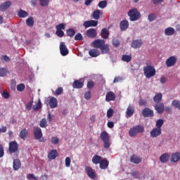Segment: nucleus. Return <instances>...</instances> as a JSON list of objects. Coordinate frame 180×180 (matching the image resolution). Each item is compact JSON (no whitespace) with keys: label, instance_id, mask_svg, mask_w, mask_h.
Listing matches in <instances>:
<instances>
[{"label":"nucleus","instance_id":"6e6552de","mask_svg":"<svg viewBox=\"0 0 180 180\" xmlns=\"http://www.w3.org/2000/svg\"><path fill=\"white\" fill-rule=\"evenodd\" d=\"M45 103L49 105L51 109H56L58 106V101L55 97H51L49 100H46Z\"/></svg>","mask_w":180,"mask_h":180},{"label":"nucleus","instance_id":"1a4fd4ad","mask_svg":"<svg viewBox=\"0 0 180 180\" xmlns=\"http://www.w3.org/2000/svg\"><path fill=\"white\" fill-rule=\"evenodd\" d=\"M178 61V59L175 56H170L169 57L165 62V64L167 67H174L176 64V62Z\"/></svg>","mask_w":180,"mask_h":180},{"label":"nucleus","instance_id":"f257e3e1","mask_svg":"<svg viewBox=\"0 0 180 180\" xmlns=\"http://www.w3.org/2000/svg\"><path fill=\"white\" fill-rule=\"evenodd\" d=\"M94 49H99L102 54H108L109 53V45L105 42L103 39H96L93 41Z\"/></svg>","mask_w":180,"mask_h":180},{"label":"nucleus","instance_id":"5fc2aeb1","mask_svg":"<svg viewBox=\"0 0 180 180\" xmlns=\"http://www.w3.org/2000/svg\"><path fill=\"white\" fill-rule=\"evenodd\" d=\"M63 87H58L53 93V95H61V94L63 92Z\"/></svg>","mask_w":180,"mask_h":180},{"label":"nucleus","instance_id":"39448f33","mask_svg":"<svg viewBox=\"0 0 180 180\" xmlns=\"http://www.w3.org/2000/svg\"><path fill=\"white\" fill-rule=\"evenodd\" d=\"M128 16H129L131 22H136V20H139L141 18V14H140L137 8H133L128 12Z\"/></svg>","mask_w":180,"mask_h":180},{"label":"nucleus","instance_id":"680f3d73","mask_svg":"<svg viewBox=\"0 0 180 180\" xmlns=\"http://www.w3.org/2000/svg\"><path fill=\"white\" fill-rule=\"evenodd\" d=\"M51 143L52 144H58L59 143V139L57 136H53L51 138Z\"/></svg>","mask_w":180,"mask_h":180},{"label":"nucleus","instance_id":"b1692460","mask_svg":"<svg viewBox=\"0 0 180 180\" xmlns=\"http://www.w3.org/2000/svg\"><path fill=\"white\" fill-rule=\"evenodd\" d=\"M22 167V163L19 159H15L13 162V168L14 171H18Z\"/></svg>","mask_w":180,"mask_h":180},{"label":"nucleus","instance_id":"9d476101","mask_svg":"<svg viewBox=\"0 0 180 180\" xmlns=\"http://www.w3.org/2000/svg\"><path fill=\"white\" fill-rule=\"evenodd\" d=\"M86 34L89 39H95L98 36V32L95 28H90L86 30Z\"/></svg>","mask_w":180,"mask_h":180},{"label":"nucleus","instance_id":"79ce46f5","mask_svg":"<svg viewBox=\"0 0 180 180\" xmlns=\"http://www.w3.org/2000/svg\"><path fill=\"white\" fill-rule=\"evenodd\" d=\"M39 109H41V101L40 100L38 101L37 103L33 105V110L37 111Z\"/></svg>","mask_w":180,"mask_h":180},{"label":"nucleus","instance_id":"4468645a","mask_svg":"<svg viewBox=\"0 0 180 180\" xmlns=\"http://www.w3.org/2000/svg\"><path fill=\"white\" fill-rule=\"evenodd\" d=\"M143 117H153L154 116V111L148 108H145L142 111Z\"/></svg>","mask_w":180,"mask_h":180},{"label":"nucleus","instance_id":"f3484780","mask_svg":"<svg viewBox=\"0 0 180 180\" xmlns=\"http://www.w3.org/2000/svg\"><path fill=\"white\" fill-rule=\"evenodd\" d=\"M155 109L159 115H162L165 110L164 103H160L155 104Z\"/></svg>","mask_w":180,"mask_h":180},{"label":"nucleus","instance_id":"6ab92c4d","mask_svg":"<svg viewBox=\"0 0 180 180\" xmlns=\"http://www.w3.org/2000/svg\"><path fill=\"white\" fill-rule=\"evenodd\" d=\"M116 100V94L113 93L112 91H109L106 94L105 96V101L106 102H110L112 101Z\"/></svg>","mask_w":180,"mask_h":180},{"label":"nucleus","instance_id":"69168bd1","mask_svg":"<svg viewBox=\"0 0 180 180\" xmlns=\"http://www.w3.org/2000/svg\"><path fill=\"white\" fill-rule=\"evenodd\" d=\"M139 106H144L145 105H147V101L140 99L139 101Z\"/></svg>","mask_w":180,"mask_h":180},{"label":"nucleus","instance_id":"4be33fe9","mask_svg":"<svg viewBox=\"0 0 180 180\" xmlns=\"http://www.w3.org/2000/svg\"><path fill=\"white\" fill-rule=\"evenodd\" d=\"M134 115V107H132L131 105L128 106L126 111V117H131Z\"/></svg>","mask_w":180,"mask_h":180},{"label":"nucleus","instance_id":"7ed1b4c3","mask_svg":"<svg viewBox=\"0 0 180 180\" xmlns=\"http://www.w3.org/2000/svg\"><path fill=\"white\" fill-rule=\"evenodd\" d=\"M144 132V127L141 124L136 125L129 129V136L130 137H135L137 134Z\"/></svg>","mask_w":180,"mask_h":180},{"label":"nucleus","instance_id":"c9c22d12","mask_svg":"<svg viewBox=\"0 0 180 180\" xmlns=\"http://www.w3.org/2000/svg\"><path fill=\"white\" fill-rule=\"evenodd\" d=\"M18 18H27V16H29V13L25 11L24 10L20 9L18 12Z\"/></svg>","mask_w":180,"mask_h":180},{"label":"nucleus","instance_id":"473e14b6","mask_svg":"<svg viewBox=\"0 0 180 180\" xmlns=\"http://www.w3.org/2000/svg\"><path fill=\"white\" fill-rule=\"evenodd\" d=\"M153 101L155 103H160V102L162 101V94L161 93L156 94L153 98Z\"/></svg>","mask_w":180,"mask_h":180},{"label":"nucleus","instance_id":"72a5a7b5","mask_svg":"<svg viewBox=\"0 0 180 180\" xmlns=\"http://www.w3.org/2000/svg\"><path fill=\"white\" fill-rule=\"evenodd\" d=\"M28 133L27 129H23L20 132V137L22 140H26L27 139Z\"/></svg>","mask_w":180,"mask_h":180},{"label":"nucleus","instance_id":"f8f14e48","mask_svg":"<svg viewBox=\"0 0 180 180\" xmlns=\"http://www.w3.org/2000/svg\"><path fill=\"white\" fill-rule=\"evenodd\" d=\"M60 53L61 54V56H68L69 51H68V49L67 48V46H65V44L64 42H61L60 44Z\"/></svg>","mask_w":180,"mask_h":180},{"label":"nucleus","instance_id":"a211bd4d","mask_svg":"<svg viewBox=\"0 0 180 180\" xmlns=\"http://www.w3.org/2000/svg\"><path fill=\"white\" fill-rule=\"evenodd\" d=\"M57 155H58V152H57L56 149H53L48 153V158L51 161V160H56Z\"/></svg>","mask_w":180,"mask_h":180},{"label":"nucleus","instance_id":"aec40b11","mask_svg":"<svg viewBox=\"0 0 180 180\" xmlns=\"http://www.w3.org/2000/svg\"><path fill=\"white\" fill-rule=\"evenodd\" d=\"M143 46V41L141 39H135L131 42L132 49H140Z\"/></svg>","mask_w":180,"mask_h":180},{"label":"nucleus","instance_id":"338daca9","mask_svg":"<svg viewBox=\"0 0 180 180\" xmlns=\"http://www.w3.org/2000/svg\"><path fill=\"white\" fill-rule=\"evenodd\" d=\"M27 179H37V178H36V176H34V174H29L27 176Z\"/></svg>","mask_w":180,"mask_h":180},{"label":"nucleus","instance_id":"a18cd8bd","mask_svg":"<svg viewBox=\"0 0 180 180\" xmlns=\"http://www.w3.org/2000/svg\"><path fill=\"white\" fill-rule=\"evenodd\" d=\"M112 46H114V47L117 48L119 47V46H120V41L117 39V38H114L112 40Z\"/></svg>","mask_w":180,"mask_h":180},{"label":"nucleus","instance_id":"2eb2a0df","mask_svg":"<svg viewBox=\"0 0 180 180\" xmlns=\"http://www.w3.org/2000/svg\"><path fill=\"white\" fill-rule=\"evenodd\" d=\"M11 6H12V2L11 1H6L0 5V11L1 12H5V11H8Z\"/></svg>","mask_w":180,"mask_h":180},{"label":"nucleus","instance_id":"13d9d810","mask_svg":"<svg viewBox=\"0 0 180 180\" xmlns=\"http://www.w3.org/2000/svg\"><path fill=\"white\" fill-rule=\"evenodd\" d=\"M65 167H69L71 165V158L70 157H67L65 160Z\"/></svg>","mask_w":180,"mask_h":180},{"label":"nucleus","instance_id":"8fccbe9b","mask_svg":"<svg viewBox=\"0 0 180 180\" xmlns=\"http://www.w3.org/2000/svg\"><path fill=\"white\" fill-rule=\"evenodd\" d=\"M92 98V95L91 94V91H87L84 93V98L86 99V101H89Z\"/></svg>","mask_w":180,"mask_h":180},{"label":"nucleus","instance_id":"0e129e2a","mask_svg":"<svg viewBox=\"0 0 180 180\" xmlns=\"http://www.w3.org/2000/svg\"><path fill=\"white\" fill-rule=\"evenodd\" d=\"M83 37H82V34H81V33H78L75 36V40H78V41H81L82 40Z\"/></svg>","mask_w":180,"mask_h":180},{"label":"nucleus","instance_id":"bf43d9fd","mask_svg":"<svg viewBox=\"0 0 180 180\" xmlns=\"http://www.w3.org/2000/svg\"><path fill=\"white\" fill-rule=\"evenodd\" d=\"M113 113H114L113 109L112 108L108 109L107 111V117L108 118L112 117V116H113Z\"/></svg>","mask_w":180,"mask_h":180},{"label":"nucleus","instance_id":"9b49d317","mask_svg":"<svg viewBox=\"0 0 180 180\" xmlns=\"http://www.w3.org/2000/svg\"><path fill=\"white\" fill-rule=\"evenodd\" d=\"M85 171L91 179H95L96 178V174H95V172H94V169L92 167L87 166L85 168Z\"/></svg>","mask_w":180,"mask_h":180},{"label":"nucleus","instance_id":"09e8293b","mask_svg":"<svg viewBox=\"0 0 180 180\" xmlns=\"http://www.w3.org/2000/svg\"><path fill=\"white\" fill-rule=\"evenodd\" d=\"M25 88H26L25 84H20L17 86V91H18V92H23V91H25Z\"/></svg>","mask_w":180,"mask_h":180},{"label":"nucleus","instance_id":"2f4dec72","mask_svg":"<svg viewBox=\"0 0 180 180\" xmlns=\"http://www.w3.org/2000/svg\"><path fill=\"white\" fill-rule=\"evenodd\" d=\"M89 54L90 57H98L101 53H99V50L93 49L89 51Z\"/></svg>","mask_w":180,"mask_h":180},{"label":"nucleus","instance_id":"e2e57ef3","mask_svg":"<svg viewBox=\"0 0 180 180\" xmlns=\"http://www.w3.org/2000/svg\"><path fill=\"white\" fill-rule=\"evenodd\" d=\"M5 155V151L4 150V146L2 144H0V158H2Z\"/></svg>","mask_w":180,"mask_h":180},{"label":"nucleus","instance_id":"bb28decb","mask_svg":"<svg viewBox=\"0 0 180 180\" xmlns=\"http://www.w3.org/2000/svg\"><path fill=\"white\" fill-rule=\"evenodd\" d=\"M109 167V161L108 159H103L100 162V168L101 169H106Z\"/></svg>","mask_w":180,"mask_h":180},{"label":"nucleus","instance_id":"c85d7f7f","mask_svg":"<svg viewBox=\"0 0 180 180\" xmlns=\"http://www.w3.org/2000/svg\"><path fill=\"white\" fill-rule=\"evenodd\" d=\"M101 36L102 39H105V40L107 39H109V30H108V28H103L101 32Z\"/></svg>","mask_w":180,"mask_h":180},{"label":"nucleus","instance_id":"412c9836","mask_svg":"<svg viewBox=\"0 0 180 180\" xmlns=\"http://www.w3.org/2000/svg\"><path fill=\"white\" fill-rule=\"evenodd\" d=\"M72 87L75 89H81V88L84 87V82H81V80H75Z\"/></svg>","mask_w":180,"mask_h":180},{"label":"nucleus","instance_id":"0eeeda50","mask_svg":"<svg viewBox=\"0 0 180 180\" xmlns=\"http://www.w3.org/2000/svg\"><path fill=\"white\" fill-rule=\"evenodd\" d=\"M19 150V145L18 144V142L15 141H10L9 143V147H8V151L10 154H13Z\"/></svg>","mask_w":180,"mask_h":180},{"label":"nucleus","instance_id":"58836bf2","mask_svg":"<svg viewBox=\"0 0 180 180\" xmlns=\"http://www.w3.org/2000/svg\"><path fill=\"white\" fill-rule=\"evenodd\" d=\"M66 34L68 37H74L75 36V30L72 28L67 30Z\"/></svg>","mask_w":180,"mask_h":180},{"label":"nucleus","instance_id":"37998d69","mask_svg":"<svg viewBox=\"0 0 180 180\" xmlns=\"http://www.w3.org/2000/svg\"><path fill=\"white\" fill-rule=\"evenodd\" d=\"M172 106L175 108L176 109H179L180 110V101L178 100H174L172 102Z\"/></svg>","mask_w":180,"mask_h":180},{"label":"nucleus","instance_id":"423d86ee","mask_svg":"<svg viewBox=\"0 0 180 180\" xmlns=\"http://www.w3.org/2000/svg\"><path fill=\"white\" fill-rule=\"evenodd\" d=\"M33 134H34V139L36 140H39V141H41V143L44 141V139H41L43 137V132L41 131V129L40 127H34Z\"/></svg>","mask_w":180,"mask_h":180},{"label":"nucleus","instance_id":"6e6d98bb","mask_svg":"<svg viewBox=\"0 0 180 180\" xmlns=\"http://www.w3.org/2000/svg\"><path fill=\"white\" fill-rule=\"evenodd\" d=\"M64 29H65V24L64 23L56 25V30H64Z\"/></svg>","mask_w":180,"mask_h":180},{"label":"nucleus","instance_id":"a878e982","mask_svg":"<svg viewBox=\"0 0 180 180\" xmlns=\"http://www.w3.org/2000/svg\"><path fill=\"white\" fill-rule=\"evenodd\" d=\"M120 27L121 30H127L129 29V21L128 20H122L120 22Z\"/></svg>","mask_w":180,"mask_h":180},{"label":"nucleus","instance_id":"ddd939ff","mask_svg":"<svg viewBox=\"0 0 180 180\" xmlns=\"http://www.w3.org/2000/svg\"><path fill=\"white\" fill-rule=\"evenodd\" d=\"M83 26L86 28L96 27L98 26V21L94 20H87L84 22Z\"/></svg>","mask_w":180,"mask_h":180},{"label":"nucleus","instance_id":"c03bdc74","mask_svg":"<svg viewBox=\"0 0 180 180\" xmlns=\"http://www.w3.org/2000/svg\"><path fill=\"white\" fill-rule=\"evenodd\" d=\"M39 126L42 128L47 127V120H46V118H43L42 120H41L39 122Z\"/></svg>","mask_w":180,"mask_h":180},{"label":"nucleus","instance_id":"49530a36","mask_svg":"<svg viewBox=\"0 0 180 180\" xmlns=\"http://www.w3.org/2000/svg\"><path fill=\"white\" fill-rule=\"evenodd\" d=\"M162 124H164V120H158L156 122V129H161V127H162Z\"/></svg>","mask_w":180,"mask_h":180},{"label":"nucleus","instance_id":"20e7f679","mask_svg":"<svg viewBox=\"0 0 180 180\" xmlns=\"http://www.w3.org/2000/svg\"><path fill=\"white\" fill-rule=\"evenodd\" d=\"M100 139L103 143L104 148H109L110 147V138L109 137V134L105 131L101 133Z\"/></svg>","mask_w":180,"mask_h":180},{"label":"nucleus","instance_id":"3c124183","mask_svg":"<svg viewBox=\"0 0 180 180\" xmlns=\"http://www.w3.org/2000/svg\"><path fill=\"white\" fill-rule=\"evenodd\" d=\"M56 34L58 37H64V31L63 30H56Z\"/></svg>","mask_w":180,"mask_h":180},{"label":"nucleus","instance_id":"de8ad7c7","mask_svg":"<svg viewBox=\"0 0 180 180\" xmlns=\"http://www.w3.org/2000/svg\"><path fill=\"white\" fill-rule=\"evenodd\" d=\"M87 89H94V87L95 86V82L94 81H89L87 82Z\"/></svg>","mask_w":180,"mask_h":180},{"label":"nucleus","instance_id":"393cba45","mask_svg":"<svg viewBox=\"0 0 180 180\" xmlns=\"http://www.w3.org/2000/svg\"><path fill=\"white\" fill-rule=\"evenodd\" d=\"M179 160H180V153L179 152L173 153L172 154L171 162H178V161Z\"/></svg>","mask_w":180,"mask_h":180},{"label":"nucleus","instance_id":"f704fd0d","mask_svg":"<svg viewBox=\"0 0 180 180\" xmlns=\"http://www.w3.org/2000/svg\"><path fill=\"white\" fill-rule=\"evenodd\" d=\"M93 19H95L96 20H98L101 18V10H96L93 12L92 14Z\"/></svg>","mask_w":180,"mask_h":180},{"label":"nucleus","instance_id":"dca6fc26","mask_svg":"<svg viewBox=\"0 0 180 180\" xmlns=\"http://www.w3.org/2000/svg\"><path fill=\"white\" fill-rule=\"evenodd\" d=\"M162 129L160 128H153L150 131V136L153 138L158 137V136H161Z\"/></svg>","mask_w":180,"mask_h":180},{"label":"nucleus","instance_id":"4c0bfd02","mask_svg":"<svg viewBox=\"0 0 180 180\" xmlns=\"http://www.w3.org/2000/svg\"><path fill=\"white\" fill-rule=\"evenodd\" d=\"M26 23L30 27H32L34 25V20H33V17H29L26 20Z\"/></svg>","mask_w":180,"mask_h":180},{"label":"nucleus","instance_id":"ea45409f","mask_svg":"<svg viewBox=\"0 0 180 180\" xmlns=\"http://www.w3.org/2000/svg\"><path fill=\"white\" fill-rule=\"evenodd\" d=\"M9 74V71L6 68H0V77H6Z\"/></svg>","mask_w":180,"mask_h":180},{"label":"nucleus","instance_id":"a19ab883","mask_svg":"<svg viewBox=\"0 0 180 180\" xmlns=\"http://www.w3.org/2000/svg\"><path fill=\"white\" fill-rule=\"evenodd\" d=\"M98 6L101 9H105L108 6V1L106 0L101 1L98 3Z\"/></svg>","mask_w":180,"mask_h":180},{"label":"nucleus","instance_id":"864d4df0","mask_svg":"<svg viewBox=\"0 0 180 180\" xmlns=\"http://www.w3.org/2000/svg\"><path fill=\"white\" fill-rule=\"evenodd\" d=\"M32 106H33V101H30V102L27 103V104L25 106L26 110H27L28 112L30 110H32Z\"/></svg>","mask_w":180,"mask_h":180},{"label":"nucleus","instance_id":"774afa93","mask_svg":"<svg viewBox=\"0 0 180 180\" xmlns=\"http://www.w3.org/2000/svg\"><path fill=\"white\" fill-rule=\"evenodd\" d=\"M1 60H4V61H10L11 58H9L8 56L5 55L1 57Z\"/></svg>","mask_w":180,"mask_h":180},{"label":"nucleus","instance_id":"4d7b16f0","mask_svg":"<svg viewBox=\"0 0 180 180\" xmlns=\"http://www.w3.org/2000/svg\"><path fill=\"white\" fill-rule=\"evenodd\" d=\"M155 18H157L155 14L151 13L148 15V19L149 22H153V20H155Z\"/></svg>","mask_w":180,"mask_h":180},{"label":"nucleus","instance_id":"c756f323","mask_svg":"<svg viewBox=\"0 0 180 180\" xmlns=\"http://www.w3.org/2000/svg\"><path fill=\"white\" fill-rule=\"evenodd\" d=\"M175 34V29L172 27H167L165 30V36H172Z\"/></svg>","mask_w":180,"mask_h":180},{"label":"nucleus","instance_id":"603ef678","mask_svg":"<svg viewBox=\"0 0 180 180\" xmlns=\"http://www.w3.org/2000/svg\"><path fill=\"white\" fill-rule=\"evenodd\" d=\"M49 3L50 0H40L41 6H49Z\"/></svg>","mask_w":180,"mask_h":180},{"label":"nucleus","instance_id":"e433bc0d","mask_svg":"<svg viewBox=\"0 0 180 180\" xmlns=\"http://www.w3.org/2000/svg\"><path fill=\"white\" fill-rule=\"evenodd\" d=\"M122 60L125 63H130L131 61V55H122Z\"/></svg>","mask_w":180,"mask_h":180},{"label":"nucleus","instance_id":"f03ea898","mask_svg":"<svg viewBox=\"0 0 180 180\" xmlns=\"http://www.w3.org/2000/svg\"><path fill=\"white\" fill-rule=\"evenodd\" d=\"M143 75H145L146 78L150 79L155 77L157 71L155 70V68L151 65H147L146 66L143 67Z\"/></svg>","mask_w":180,"mask_h":180},{"label":"nucleus","instance_id":"052dcab7","mask_svg":"<svg viewBox=\"0 0 180 180\" xmlns=\"http://www.w3.org/2000/svg\"><path fill=\"white\" fill-rule=\"evenodd\" d=\"M1 95L3 98H4V99H9V97L11 96V94H9V93L7 92L6 91H3Z\"/></svg>","mask_w":180,"mask_h":180},{"label":"nucleus","instance_id":"7c9ffc66","mask_svg":"<svg viewBox=\"0 0 180 180\" xmlns=\"http://www.w3.org/2000/svg\"><path fill=\"white\" fill-rule=\"evenodd\" d=\"M101 161H102V157L98 155H96L92 158V162L96 165H98V164H101Z\"/></svg>","mask_w":180,"mask_h":180},{"label":"nucleus","instance_id":"5701e85b","mask_svg":"<svg viewBox=\"0 0 180 180\" xmlns=\"http://www.w3.org/2000/svg\"><path fill=\"white\" fill-rule=\"evenodd\" d=\"M141 158L136 155H133L132 156L130 157V161L134 164H140V162H141Z\"/></svg>","mask_w":180,"mask_h":180},{"label":"nucleus","instance_id":"cd10ccee","mask_svg":"<svg viewBox=\"0 0 180 180\" xmlns=\"http://www.w3.org/2000/svg\"><path fill=\"white\" fill-rule=\"evenodd\" d=\"M168 160H169V153H164L160 157V161L162 162L163 164L168 162Z\"/></svg>","mask_w":180,"mask_h":180}]
</instances>
